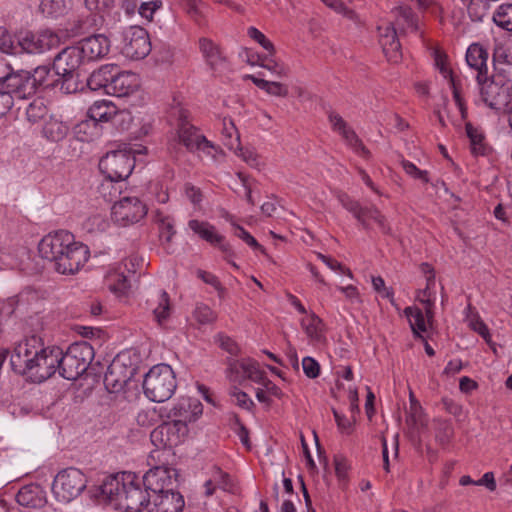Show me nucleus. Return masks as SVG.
Here are the masks:
<instances>
[{
	"label": "nucleus",
	"instance_id": "nucleus-1",
	"mask_svg": "<svg viewBox=\"0 0 512 512\" xmlns=\"http://www.w3.org/2000/svg\"><path fill=\"white\" fill-rule=\"evenodd\" d=\"M100 490L116 509L124 512H141L144 508L147 510L150 492L141 488L137 476L132 472L107 476Z\"/></svg>",
	"mask_w": 512,
	"mask_h": 512
},
{
	"label": "nucleus",
	"instance_id": "nucleus-2",
	"mask_svg": "<svg viewBox=\"0 0 512 512\" xmlns=\"http://www.w3.org/2000/svg\"><path fill=\"white\" fill-rule=\"evenodd\" d=\"M135 166L134 155L126 150L109 151L99 161V170L106 177V181L101 184V191L106 196V191L114 189V193L109 192V201H113L117 189L114 188V182H120L129 177Z\"/></svg>",
	"mask_w": 512,
	"mask_h": 512
},
{
	"label": "nucleus",
	"instance_id": "nucleus-3",
	"mask_svg": "<svg viewBox=\"0 0 512 512\" xmlns=\"http://www.w3.org/2000/svg\"><path fill=\"white\" fill-rule=\"evenodd\" d=\"M176 137L169 142V148L176 144H182L191 153L204 154L214 157L217 147L209 141L194 125L189 122V113L183 108H177Z\"/></svg>",
	"mask_w": 512,
	"mask_h": 512
},
{
	"label": "nucleus",
	"instance_id": "nucleus-4",
	"mask_svg": "<svg viewBox=\"0 0 512 512\" xmlns=\"http://www.w3.org/2000/svg\"><path fill=\"white\" fill-rule=\"evenodd\" d=\"M177 388L176 376L168 364H157L149 369L143 380L145 396L153 402L169 400Z\"/></svg>",
	"mask_w": 512,
	"mask_h": 512
},
{
	"label": "nucleus",
	"instance_id": "nucleus-5",
	"mask_svg": "<svg viewBox=\"0 0 512 512\" xmlns=\"http://www.w3.org/2000/svg\"><path fill=\"white\" fill-rule=\"evenodd\" d=\"M94 358V349L87 341L71 344L67 351L58 357L59 374L67 380L78 379L89 367Z\"/></svg>",
	"mask_w": 512,
	"mask_h": 512
},
{
	"label": "nucleus",
	"instance_id": "nucleus-6",
	"mask_svg": "<svg viewBox=\"0 0 512 512\" xmlns=\"http://www.w3.org/2000/svg\"><path fill=\"white\" fill-rule=\"evenodd\" d=\"M85 62L77 45L66 47L54 59L53 69L61 77V90L66 94L78 90V69Z\"/></svg>",
	"mask_w": 512,
	"mask_h": 512
},
{
	"label": "nucleus",
	"instance_id": "nucleus-7",
	"mask_svg": "<svg viewBox=\"0 0 512 512\" xmlns=\"http://www.w3.org/2000/svg\"><path fill=\"white\" fill-rule=\"evenodd\" d=\"M87 478L77 468H66L55 476L52 492L55 498L62 503H69L77 498L86 488Z\"/></svg>",
	"mask_w": 512,
	"mask_h": 512
},
{
	"label": "nucleus",
	"instance_id": "nucleus-8",
	"mask_svg": "<svg viewBox=\"0 0 512 512\" xmlns=\"http://www.w3.org/2000/svg\"><path fill=\"white\" fill-rule=\"evenodd\" d=\"M0 85L9 92L14 99H26L33 96L34 82L31 81L27 71L14 72L6 63L0 62Z\"/></svg>",
	"mask_w": 512,
	"mask_h": 512
},
{
	"label": "nucleus",
	"instance_id": "nucleus-9",
	"mask_svg": "<svg viewBox=\"0 0 512 512\" xmlns=\"http://www.w3.org/2000/svg\"><path fill=\"white\" fill-rule=\"evenodd\" d=\"M189 428L179 421H166L154 428L150 434L152 444L157 448H174L184 443Z\"/></svg>",
	"mask_w": 512,
	"mask_h": 512
},
{
	"label": "nucleus",
	"instance_id": "nucleus-10",
	"mask_svg": "<svg viewBox=\"0 0 512 512\" xmlns=\"http://www.w3.org/2000/svg\"><path fill=\"white\" fill-rule=\"evenodd\" d=\"M89 257L88 247L74 239L52 267L59 274L74 275L85 265Z\"/></svg>",
	"mask_w": 512,
	"mask_h": 512
},
{
	"label": "nucleus",
	"instance_id": "nucleus-11",
	"mask_svg": "<svg viewBox=\"0 0 512 512\" xmlns=\"http://www.w3.org/2000/svg\"><path fill=\"white\" fill-rule=\"evenodd\" d=\"M59 44V36L50 30L38 33L20 31L17 34V49L20 48L22 51L31 54L44 53L58 47Z\"/></svg>",
	"mask_w": 512,
	"mask_h": 512
},
{
	"label": "nucleus",
	"instance_id": "nucleus-12",
	"mask_svg": "<svg viewBox=\"0 0 512 512\" xmlns=\"http://www.w3.org/2000/svg\"><path fill=\"white\" fill-rule=\"evenodd\" d=\"M342 206L352 213V215L361 223V225L368 229L370 224L369 220L375 222L378 228L384 234H391V227L387 218L375 207H362L359 202L350 199L348 196L340 198Z\"/></svg>",
	"mask_w": 512,
	"mask_h": 512
},
{
	"label": "nucleus",
	"instance_id": "nucleus-13",
	"mask_svg": "<svg viewBox=\"0 0 512 512\" xmlns=\"http://www.w3.org/2000/svg\"><path fill=\"white\" fill-rule=\"evenodd\" d=\"M151 51L147 31L140 26H130L123 32L122 53L132 60L145 58Z\"/></svg>",
	"mask_w": 512,
	"mask_h": 512
},
{
	"label": "nucleus",
	"instance_id": "nucleus-14",
	"mask_svg": "<svg viewBox=\"0 0 512 512\" xmlns=\"http://www.w3.org/2000/svg\"><path fill=\"white\" fill-rule=\"evenodd\" d=\"M111 210L112 219L122 226L137 223L147 214L146 205L137 197H123Z\"/></svg>",
	"mask_w": 512,
	"mask_h": 512
},
{
	"label": "nucleus",
	"instance_id": "nucleus-15",
	"mask_svg": "<svg viewBox=\"0 0 512 512\" xmlns=\"http://www.w3.org/2000/svg\"><path fill=\"white\" fill-rule=\"evenodd\" d=\"M41 349L42 345L37 337L33 336L20 341L11 354L12 369L18 374H27Z\"/></svg>",
	"mask_w": 512,
	"mask_h": 512
},
{
	"label": "nucleus",
	"instance_id": "nucleus-16",
	"mask_svg": "<svg viewBox=\"0 0 512 512\" xmlns=\"http://www.w3.org/2000/svg\"><path fill=\"white\" fill-rule=\"evenodd\" d=\"M60 354L58 347H42L27 374L37 382L47 380L58 370Z\"/></svg>",
	"mask_w": 512,
	"mask_h": 512
},
{
	"label": "nucleus",
	"instance_id": "nucleus-17",
	"mask_svg": "<svg viewBox=\"0 0 512 512\" xmlns=\"http://www.w3.org/2000/svg\"><path fill=\"white\" fill-rule=\"evenodd\" d=\"M74 236L66 230H59L44 236L38 244V252L41 258L54 265L63 251L72 244Z\"/></svg>",
	"mask_w": 512,
	"mask_h": 512
},
{
	"label": "nucleus",
	"instance_id": "nucleus-18",
	"mask_svg": "<svg viewBox=\"0 0 512 512\" xmlns=\"http://www.w3.org/2000/svg\"><path fill=\"white\" fill-rule=\"evenodd\" d=\"M177 477L176 469L165 465L155 466L144 474L143 483L150 494L172 491Z\"/></svg>",
	"mask_w": 512,
	"mask_h": 512
},
{
	"label": "nucleus",
	"instance_id": "nucleus-19",
	"mask_svg": "<svg viewBox=\"0 0 512 512\" xmlns=\"http://www.w3.org/2000/svg\"><path fill=\"white\" fill-rule=\"evenodd\" d=\"M203 413V405L199 399L182 396L173 403L167 413V418L179 421L188 427L189 423L196 422Z\"/></svg>",
	"mask_w": 512,
	"mask_h": 512
},
{
	"label": "nucleus",
	"instance_id": "nucleus-20",
	"mask_svg": "<svg viewBox=\"0 0 512 512\" xmlns=\"http://www.w3.org/2000/svg\"><path fill=\"white\" fill-rule=\"evenodd\" d=\"M328 120L333 131L341 135L348 147L363 158L370 157V151L364 146L356 132L348 125L340 114L330 111L328 114Z\"/></svg>",
	"mask_w": 512,
	"mask_h": 512
},
{
	"label": "nucleus",
	"instance_id": "nucleus-21",
	"mask_svg": "<svg viewBox=\"0 0 512 512\" xmlns=\"http://www.w3.org/2000/svg\"><path fill=\"white\" fill-rule=\"evenodd\" d=\"M133 368L126 367L119 357L108 366L104 375V385L109 392H119L133 376Z\"/></svg>",
	"mask_w": 512,
	"mask_h": 512
},
{
	"label": "nucleus",
	"instance_id": "nucleus-22",
	"mask_svg": "<svg viewBox=\"0 0 512 512\" xmlns=\"http://www.w3.org/2000/svg\"><path fill=\"white\" fill-rule=\"evenodd\" d=\"M183 496L174 490L150 494L147 512H181Z\"/></svg>",
	"mask_w": 512,
	"mask_h": 512
},
{
	"label": "nucleus",
	"instance_id": "nucleus-23",
	"mask_svg": "<svg viewBox=\"0 0 512 512\" xmlns=\"http://www.w3.org/2000/svg\"><path fill=\"white\" fill-rule=\"evenodd\" d=\"M300 325L310 345L317 348L326 345V326L319 316L311 312L300 320Z\"/></svg>",
	"mask_w": 512,
	"mask_h": 512
},
{
	"label": "nucleus",
	"instance_id": "nucleus-24",
	"mask_svg": "<svg viewBox=\"0 0 512 512\" xmlns=\"http://www.w3.org/2000/svg\"><path fill=\"white\" fill-rule=\"evenodd\" d=\"M85 61H95L106 56L110 49V41L102 34L82 39L77 44Z\"/></svg>",
	"mask_w": 512,
	"mask_h": 512
},
{
	"label": "nucleus",
	"instance_id": "nucleus-25",
	"mask_svg": "<svg viewBox=\"0 0 512 512\" xmlns=\"http://www.w3.org/2000/svg\"><path fill=\"white\" fill-rule=\"evenodd\" d=\"M480 87L481 100L490 108L501 110L505 92L508 88L489 79L488 74L481 80H477Z\"/></svg>",
	"mask_w": 512,
	"mask_h": 512
},
{
	"label": "nucleus",
	"instance_id": "nucleus-26",
	"mask_svg": "<svg viewBox=\"0 0 512 512\" xmlns=\"http://www.w3.org/2000/svg\"><path fill=\"white\" fill-rule=\"evenodd\" d=\"M188 227L198 235L202 240L211 245H219L220 249L227 254H231L229 244L223 243L224 236L219 234L212 224L206 221L192 219L188 222Z\"/></svg>",
	"mask_w": 512,
	"mask_h": 512
},
{
	"label": "nucleus",
	"instance_id": "nucleus-27",
	"mask_svg": "<svg viewBox=\"0 0 512 512\" xmlns=\"http://www.w3.org/2000/svg\"><path fill=\"white\" fill-rule=\"evenodd\" d=\"M379 37L382 50L388 61L397 63L402 58L401 44L397 38L394 24L379 27Z\"/></svg>",
	"mask_w": 512,
	"mask_h": 512
},
{
	"label": "nucleus",
	"instance_id": "nucleus-28",
	"mask_svg": "<svg viewBox=\"0 0 512 512\" xmlns=\"http://www.w3.org/2000/svg\"><path fill=\"white\" fill-rule=\"evenodd\" d=\"M140 86L139 78L131 72H121L113 75L109 84L108 94L116 97H126L138 90Z\"/></svg>",
	"mask_w": 512,
	"mask_h": 512
},
{
	"label": "nucleus",
	"instance_id": "nucleus-29",
	"mask_svg": "<svg viewBox=\"0 0 512 512\" xmlns=\"http://www.w3.org/2000/svg\"><path fill=\"white\" fill-rule=\"evenodd\" d=\"M16 501L25 508L38 509L45 506V491L37 484L23 486L16 494Z\"/></svg>",
	"mask_w": 512,
	"mask_h": 512
},
{
	"label": "nucleus",
	"instance_id": "nucleus-30",
	"mask_svg": "<svg viewBox=\"0 0 512 512\" xmlns=\"http://www.w3.org/2000/svg\"><path fill=\"white\" fill-rule=\"evenodd\" d=\"M488 52L479 44H472L466 52V62L477 71V80H481L488 74Z\"/></svg>",
	"mask_w": 512,
	"mask_h": 512
},
{
	"label": "nucleus",
	"instance_id": "nucleus-31",
	"mask_svg": "<svg viewBox=\"0 0 512 512\" xmlns=\"http://www.w3.org/2000/svg\"><path fill=\"white\" fill-rule=\"evenodd\" d=\"M118 114L117 106L109 100L95 101L88 109L87 116L94 124L111 121Z\"/></svg>",
	"mask_w": 512,
	"mask_h": 512
},
{
	"label": "nucleus",
	"instance_id": "nucleus-32",
	"mask_svg": "<svg viewBox=\"0 0 512 512\" xmlns=\"http://www.w3.org/2000/svg\"><path fill=\"white\" fill-rule=\"evenodd\" d=\"M68 131V125L56 115L50 114L43 122L42 135L48 141L59 142L67 136Z\"/></svg>",
	"mask_w": 512,
	"mask_h": 512
},
{
	"label": "nucleus",
	"instance_id": "nucleus-33",
	"mask_svg": "<svg viewBox=\"0 0 512 512\" xmlns=\"http://www.w3.org/2000/svg\"><path fill=\"white\" fill-rule=\"evenodd\" d=\"M395 25L406 32L418 31V19L413 10L407 5L397 6L392 10Z\"/></svg>",
	"mask_w": 512,
	"mask_h": 512
},
{
	"label": "nucleus",
	"instance_id": "nucleus-34",
	"mask_svg": "<svg viewBox=\"0 0 512 512\" xmlns=\"http://www.w3.org/2000/svg\"><path fill=\"white\" fill-rule=\"evenodd\" d=\"M199 47L211 69L216 70L225 63V57L223 56L219 46L212 40L208 38H201L199 40Z\"/></svg>",
	"mask_w": 512,
	"mask_h": 512
},
{
	"label": "nucleus",
	"instance_id": "nucleus-35",
	"mask_svg": "<svg viewBox=\"0 0 512 512\" xmlns=\"http://www.w3.org/2000/svg\"><path fill=\"white\" fill-rule=\"evenodd\" d=\"M435 284V277L430 275L425 288L418 290L416 294V299L425 306V315L428 322L432 321L434 318Z\"/></svg>",
	"mask_w": 512,
	"mask_h": 512
},
{
	"label": "nucleus",
	"instance_id": "nucleus-36",
	"mask_svg": "<svg viewBox=\"0 0 512 512\" xmlns=\"http://www.w3.org/2000/svg\"><path fill=\"white\" fill-rule=\"evenodd\" d=\"M25 118L31 125L42 123L50 115L49 108L43 98L33 99L26 107Z\"/></svg>",
	"mask_w": 512,
	"mask_h": 512
},
{
	"label": "nucleus",
	"instance_id": "nucleus-37",
	"mask_svg": "<svg viewBox=\"0 0 512 512\" xmlns=\"http://www.w3.org/2000/svg\"><path fill=\"white\" fill-rule=\"evenodd\" d=\"M115 66L113 65H104L101 66L98 70H95L87 79V86L93 90L97 91L101 88H104L108 93L109 84L112 81L113 70Z\"/></svg>",
	"mask_w": 512,
	"mask_h": 512
},
{
	"label": "nucleus",
	"instance_id": "nucleus-38",
	"mask_svg": "<svg viewBox=\"0 0 512 512\" xmlns=\"http://www.w3.org/2000/svg\"><path fill=\"white\" fill-rule=\"evenodd\" d=\"M222 142L231 151L236 152L240 149V134L231 119L222 120Z\"/></svg>",
	"mask_w": 512,
	"mask_h": 512
},
{
	"label": "nucleus",
	"instance_id": "nucleus-39",
	"mask_svg": "<svg viewBox=\"0 0 512 512\" xmlns=\"http://www.w3.org/2000/svg\"><path fill=\"white\" fill-rule=\"evenodd\" d=\"M404 314L408 318L410 327L416 337H422V333L427 330L428 320H425L423 312L416 306H409L404 309ZM432 321L429 322V324Z\"/></svg>",
	"mask_w": 512,
	"mask_h": 512
},
{
	"label": "nucleus",
	"instance_id": "nucleus-40",
	"mask_svg": "<svg viewBox=\"0 0 512 512\" xmlns=\"http://www.w3.org/2000/svg\"><path fill=\"white\" fill-rule=\"evenodd\" d=\"M71 9V0H42L40 3L41 12L51 18H58L66 15Z\"/></svg>",
	"mask_w": 512,
	"mask_h": 512
},
{
	"label": "nucleus",
	"instance_id": "nucleus-41",
	"mask_svg": "<svg viewBox=\"0 0 512 512\" xmlns=\"http://www.w3.org/2000/svg\"><path fill=\"white\" fill-rule=\"evenodd\" d=\"M150 306L154 317L162 324L170 315V299L166 291H160L155 300H150Z\"/></svg>",
	"mask_w": 512,
	"mask_h": 512
},
{
	"label": "nucleus",
	"instance_id": "nucleus-42",
	"mask_svg": "<svg viewBox=\"0 0 512 512\" xmlns=\"http://www.w3.org/2000/svg\"><path fill=\"white\" fill-rule=\"evenodd\" d=\"M105 283L108 289L117 294L124 295L130 288V283L123 272L111 270L105 277Z\"/></svg>",
	"mask_w": 512,
	"mask_h": 512
},
{
	"label": "nucleus",
	"instance_id": "nucleus-43",
	"mask_svg": "<svg viewBox=\"0 0 512 512\" xmlns=\"http://www.w3.org/2000/svg\"><path fill=\"white\" fill-rule=\"evenodd\" d=\"M234 367L242 368L243 381L247 379L255 383L264 381L265 372L259 368V364L253 359H241V363L235 364Z\"/></svg>",
	"mask_w": 512,
	"mask_h": 512
},
{
	"label": "nucleus",
	"instance_id": "nucleus-44",
	"mask_svg": "<svg viewBox=\"0 0 512 512\" xmlns=\"http://www.w3.org/2000/svg\"><path fill=\"white\" fill-rule=\"evenodd\" d=\"M248 78L260 89L264 90L270 95L278 97H286L288 95V88L286 85L280 82L267 81L253 75H249Z\"/></svg>",
	"mask_w": 512,
	"mask_h": 512
},
{
	"label": "nucleus",
	"instance_id": "nucleus-45",
	"mask_svg": "<svg viewBox=\"0 0 512 512\" xmlns=\"http://www.w3.org/2000/svg\"><path fill=\"white\" fill-rule=\"evenodd\" d=\"M258 65L264 69H267L272 74L278 77H286L289 73L288 67L274 58V55L268 53L264 56H258Z\"/></svg>",
	"mask_w": 512,
	"mask_h": 512
},
{
	"label": "nucleus",
	"instance_id": "nucleus-46",
	"mask_svg": "<svg viewBox=\"0 0 512 512\" xmlns=\"http://www.w3.org/2000/svg\"><path fill=\"white\" fill-rule=\"evenodd\" d=\"M494 23L504 30L512 31V4H502L493 15Z\"/></svg>",
	"mask_w": 512,
	"mask_h": 512
},
{
	"label": "nucleus",
	"instance_id": "nucleus-47",
	"mask_svg": "<svg viewBox=\"0 0 512 512\" xmlns=\"http://www.w3.org/2000/svg\"><path fill=\"white\" fill-rule=\"evenodd\" d=\"M435 425L436 441L443 446L447 445L454 433L451 423L447 420L437 419Z\"/></svg>",
	"mask_w": 512,
	"mask_h": 512
},
{
	"label": "nucleus",
	"instance_id": "nucleus-48",
	"mask_svg": "<svg viewBox=\"0 0 512 512\" xmlns=\"http://www.w3.org/2000/svg\"><path fill=\"white\" fill-rule=\"evenodd\" d=\"M467 7L468 13L472 20L481 21L488 12V6L485 1L479 0H461Z\"/></svg>",
	"mask_w": 512,
	"mask_h": 512
},
{
	"label": "nucleus",
	"instance_id": "nucleus-49",
	"mask_svg": "<svg viewBox=\"0 0 512 512\" xmlns=\"http://www.w3.org/2000/svg\"><path fill=\"white\" fill-rule=\"evenodd\" d=\"M469 326L472 330L482 336L486 343L493 349L494 352H496L495 343L491 339L489 328L478 315H474L470 318Z\"/></svg>",
	"mask_w": 512,
	"mask_h": 512
},
{
	"label": "nucleus",
	"instance_id": "nucleus-50",
	"mask_svg": "<svg viewBox=\"0 0 512 512\" xmlns=\"http://www.w3.org/2000/svg\"><path fill=\"white\" fill-rule=\"evenodd\" d=\"M83 226L90 233L103 232L108 228L109 221L104 215L97 213L89 216Z\"/></svg>",
	"mask_w": 512,
	"mask_h": 512
},
{
	"label": "nucleus",
	"instance_id": "nucleus-51",
	"mask_svg": "<svg viewBox=\"0 0 512 512\" xmlns=\"http://www.w3.org/2000/svg\"><path fill=\"white\" fill-rule=\"evenodd\" d=\"M466 133L470 140L471 149L474 154H483L484 153V145L483 134L475 128L471 123L466 124Z\"/></svg>",
	"mask_w": 512,
	"mask_h": 512
},
{
	"label": "nucleus",
	"instance_id": "nucleus-52",
	"mask_svg": "<svg viewBox=\"0 0 512 512\" xmlns=\"http://www.w3.org/2000/svg\"><path fill=\"white\" fill-rule=\"evenodd\" d=\"M195 320L200 324H211L213 323L217 315L216 313L206 304H197L193 312Z\"/></svg>",
	"mask_w": 512,
	"mask_h": 512
},
{
	"label": "nucleus",
	"instance_id": "nucleus-53",
	"mask_svg": "<svg viewBox=\"0 0 512 512\" xmlns=\"http://www.w3.org/2000/svg\"><path fill=\"white\" fill-rule=\"evenodd\" d=\"M51 75V70L48 66L42 65L34 69L33 73L30 74L31 81L34 82V93L36 92L37 86L48 87L51 83L48 81Z\"/></svg>",
	"mask_w": 512,
	"mask_h": 512
},
{
	"label": "nucleus",
	"instance_id": "nucleus-54",
	"mask_svg": "<svg viewBox=\"0 0 512 512\" xmlns=\"http://www.w3.org/2000/svg\"><path fill=\"white\" fill-rule=\"evenodd\" d=\"M248 36L256 41L271 55H275L276 50L274 44L257 28L249 27L247 30Z\"/></svg>",
	"mask_w": 512,
	"mask_h": 512
},
{
	"label": "nucleus",
	"instance_id": "nucleus-55",
	"mask_svg": "<svg viewBox=\"0 0 512 512\" xmlns=\"http://www.w3.org/2000/svg\"><path fill=\"white\" fill-rule=\"evenodd\" d=\"M433 58L436 68L439 70V72L445 79H448L449 81L451 80V78H454L451 69L448 67L447 55L445 53H443L439 49H435L433 51Z\"/></svg>",
	"mask_w": 512,
	"mask_h": 512
},
{
	"label": "nucleus",
	"instance_id": "nucleus-56",
	"mask_svg": "<svg viewBox=\"0 0 512 512\" xmlns=\"http://www.w3.org/2000/svg\"><path fill=\"white\" fill-rule=\"evenodd\" d=\"M401 166L410 177L418 179L423 183L429 182L428 172L426 170H420L415 164L408 160H402Z\"/></svg>",
	"mask_w": 512,
	"mask_h": 512
},
{
	"label": "nucleus",
	"instance_id": "nucleus-57",
	"mask_svg": "<svg viewBox=\"0 0 512 512\" xmlns=\"http://www.w3.org/2000/svg\"><path fill=\"white\" fill-rule=\"evenodd\" d=\"M317 258L321 260L329 269L333 271H337L339 273L347 275L349 278H353V274L351 270L345 266H343L340 262L335 260L334 258L324 255L322 253L316 254Z\"/></svg>",
	"mask_w": 512,
	"mask_h": 512
},
{
	"label": "nucleus",
	"instance_id": "nucleus-58",
	"mask_svg": "<svg viewBox=\"0 0 512 512\" xmlns=\"http://www.w3.org/2000/svg\"><path fill=\"white\" fill-rule=\"evenodd\" d=\"M176 231L174 223L169 217L162 218L159 223V236L161 241L170 243Z\"/></svg>",
	"mask_w": 512,
	"mask_h": 512
},
{
	"label": "nucleus",
	"instance_id": "nucleus-59",
	"mask_svg": "<svg viewBox=\"0 0 512 512\" xmlns=\"http://www.w3.org/2000/svg\"><path fill=\"white\" fill-rule=\"evenodd\" d=\"M230 395H231V397L234 398L236 404L240 408L246 409V410H251L254 407V402L249 397V395L246 392L241 391L237 387H233L231 389Z\"/></svg>",
	"mask_w": 512,
	"mask_h": 512
},
{
	"label": "nucleus",
	"instance_id": "nucleus-60",
	"mask_svg": "<svg viewBox=\"0 0 512 512\" xmlns=\"http://www.w3.org/2000/svg\"><path fill=\"white\" fill-rule=\"evenodd\" d=\"M0 51L6 54L17 53V46L12 36L2 27H0Z\"/></svg>",
	"mask_w": 512,
	"mask_h": 512
},
{
	"label": "nucleus",
	"instance_id": "nucleus-61",
	"mask_svg": "<svg viewBox=\"0 0 512 512\" xmlns=\"http://www.w3.org/2000/svg\"><path fill=\"white\" fill-rule=\"evenodd\" d=\"M234 235L241 240H243L247 245L254 249H259L261 253H265V248H263L257 240L248 232L246 231L242 226L235 225V231Z\"/></svg>",
	"mask_w": 512,
	"mask_h": 512
},
{
	"label": "nucleus",
	"instance_id": "nucleus-62",
	"mask_svg": "<svg viewBox=\"0 0 512 512\" xmlns=\"http://www.w3.org/2000/svg\"><path fill=\"white\" fill-rule=\"evenodd\" d=\"M372 285L377 293H379L382 297L389 299L390 302L394 304L393 290L385 286V281L381 276L372 277Z\"/></svg>",
	"mask_w": 512,
	"mask_h": 512
},
{
	"label": "nucleus",
	"instance_id": "nucleus-63",
	"mask_svg": "<svg viewBox=\"0 0 512 512\" xmlns=\"http://www.w3.org/2000/svg\"><path fill=\"white\" fill-rule=\"evenodd\" d=\"M211 479L214 481V484L217 487L223 490H229L231 488V480L229 475L218 467L213 468Z\"/></svg>",
	"mask_w": 512,
	"mask_h": 512
},
{
	"label": "nucleus",
	"instance_id": "nucleus-64",
	"mask_svg": "<svg viewBox=\"0 0 512 512\" xmlns=\"http://www.w3.org/2000/svg\"><path fill=\"white\" fill-rule=\"evenodd\" d=\"M302 368L305 375L308 378L314 379L320 374V365L319 363L312 357H304L302 360Z\"/></svg>",
	"mask_w": 512,
	"mask_h": 512
}]
</instances>
